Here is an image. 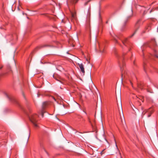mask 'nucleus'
<instances>
[{
  "label": "nucleus",
  "instance_id": "obj_1",
  "mask_svg": "<svg viewBox=\"0 0 158 158\" xmlns=\"http://www.w3.org/2000/svg\"><path fill=\"white\" fill-rule=\"evenodd\" d=\"M124 47H122L123 49H127L129 51H130L131 49L132 44L128 41V38H124L123 39H120Z\"/></svg>",
  "mask_w": 158,
  "mask_h": 158
},
{
  "label": "nucleus",
  "instance_id": "obj_2",
  "mask_svg": "<svg viewBox=\"0 0 158 158\" xmlns=\"http://www.w3.org/2000/svg\"><path fill=\"white\" fill-rule=\"evenodd\" d=\"M38 117V116L36 114H32L29 117V119L30 121L34 125L35 127H38L37 124V118Z\"/></svg>",
  "mask_w": 158,
  "mask_h": 158
},
{
  "label": "nucleus",
  "instance_id": "obj_3",
  "mask_svg": "<svg viewBox=\"0 0 158 158\" xmlns=\"http://www.w3.org/2000/svg\"><path fill=\"white\" fill-rule=\"evenodd\" d=\"M156 42L155 39H152L151 41L149 43H147L145 44H144L143 46V48H144L145 47L148 46L149 47L152 48V47H155L156 46Z\"/></svg>",
  "mask_w": 158,
  "mask_h": 158
},
{
  "label": "nucleus",
  "instance_id": "obj_4",
  "mask_svg": "<svg viewBox=\"0 0 158 158\" xmlns=\"http://www.w3.org/2000/svg\"><path fill=\"white\" fill-rule=\"evenodd\" d=\"M132 16V15L129 16H128L127 17V18L124 21V23H123L122 28H121V30L122 31H123L125 28V27L128 21L130 19Z\"/></svg>",
  "mask_w": 158,
  "mask_h": 158
},
{
  "label": "nucleus",
  "instance_id": "obj_5",
  "mask_svg": "<svg viewBox=\"0 0 158 158\" xmlns=\"http://www.w3.org/2000/svg\"><path fill=\"white\" fill-rule=\"evenodd\" d=\"M48 103L47 102H44L43 104L42 109L41 110V115L42 117H43L44 116V114L45 112V111H44L46 107L48 105Z\"/></svg>",
  "mask_w": 158,
  "mask_h": 158
},
{
  "label": "nucleus",
  "instance_id": "obj_6",
  "mask_svg": "<svg viewBox=\"0 0 158 158\" xmlns=\"http://www.w3.org/2000/svg\"><path fill=\"white\" fill-rule=\"evenodd\" d=\"M98 47L99 49V51L100 52L104 53L105 52L104 48L105 46L104 44H98Z\"/></svg>",
  "mask_w": 158,
  "mask_h": 158
},
{
  "label": "nucleus",
  "instance_id": "obj_7",
  "mask_svg": "<svg viewBox=\"0 0 158 158\" xmlns=\"http://www.w3.org/2000/svg\"><path fill=\"white\" fill-rule=\"evenodd\" d=\"M79 0H70L67 1L68 6H70L75 4L77 3Z\"/></svg>",
  "mask_w": 158,
  "mask_h": 158
},
{
  "label": "nucleus",
  "instance_id": "obj_8",
  "mask_svg": "<svg viewBox=\"0 0 158 158\" xmlns=\"http://www.w3.org/2000/svg\"><path fill=\"white\" fill-rule=\"evenodd\" d=\"M135 99L138 102H139V105H141V104L140 101H141L142 102H143L144 99L143 96H139V97L136 96Z\"/></svg>",
  "mask_w": 158,
  "mask_h": 158
},
{
  "label": "nucleus",
  "instance_id": "obj_9",
  "mask_svg": "<svg viewBox=\"0 0 158 158\" xmlns=\"http://www.w3.org/2000/svg\"><path fill=\"white\" fill-rule=\"evenodd\" d=\"M118 64L121 69H124L126 68V64L123 61H122L121 63L119 62Z\"/></svg>",
  "mask_w": 158,
  "mask_h": 158
},
{
  "label": "nucleus",
  "instance_id": "obj_10",
  "mask_svg": "<svg viewBox=\"0 0 158 158\" xmlns=\"http://www.w3.org/2000/svg\"><path fill=\"white\" fill-rule=\"evenodd\" d=\"M146 111H148V117H149L151 116V114L153 112V110L152 108H150L149 109H148V110H146Z\"/></svg>",
  "mask_w": 158,
  "mask_h": 158
},
{
  "label": "nucleus",
  "instance_id": "obj_11",
  "mask_svg": "<svg viewBox=\"0 0 158 158\" xmlns=\"http://www.w3.org/2000/svg\"><path fill=\"white\" fill-rule=\"evenodd\" d=\"M151 24H148L145 27V31H148L151 30Z\"/></svg>",
  "mask_w": 158,
  "mask_h": 158
},
{
  "label": "nucleus",
  "instance_id": "obj_12",
  "mask_svg": "<svg viewBox=\"0 0 158 158\" xmlns=\"http://www.w3.org/2000/svg\"><path fill=\"white\" fill-rule=\"evenodd\" d=\"M77 65H78L80 69H84V65L82 63H78Z\"/></svg>",
  "mask_w": 158,
  "mask_h": 158
},
{
  "label": "nucleus",
  "instance_id": "obj_13",
  "mask_svg": "<svg viewBox=\"0 0 158 158\" xmlns=\"http://www.w3.org/2000/svg\"><path fill=\"white\" fill-rule=\"evenodd\" d=\"M111 35L113 37V38L114 39V42L116 44H119V45H120V44H119V43L118 42V40L116 39L115 37L114 36L112 35Z\"/></svg>",
  "mask_w": 158,
  "mask_h": 158
},
{
  "label": "nucleus",
  "instance_id": "obj_14",
  "mask_svg": "<svg viewBox=\"0 0 158 158\" xmlns=\"http://www.w3.org/2000/svg\"><path fill=\"white\" fill-rule=\"evenodd\" d=\"M49 46H50L49 45H44L39 46L37 48H43V47H49Z\"/></svg>",
  "mask_w": 158,
  "mask_h": 158
},
{
  "label": "nucleus",
  "instance_id": "obj_15",
  "mask_svg": "<svg viewBox=\"0 0 158 158\" xmlns=\"http://www.w3.org/2000/svg\"><path fill=\"white\" fill-rule=\"evenodd\" d=\"M140 19H139L137 21L136 24V26L138 27L139 26V25L140 24Z\"/></svg>",
  "mask_w": 158,
  "mask_h": 158
},
{
  "label": "nucleus",
  "instance_id": "obj_16",
  "mask_svg": "<svg viewBox=\"0 0 158 158\" xmlns=\"http://www.w3.org/2000/svg\"><path fill=\"white\" fill-rule=\"evenodd\" d=\"M146 110H148V109H145L143 111L142 113V115L143 116L146 113H148V111H146Z\"/></svg>",
  "mask_w": 158,
  "mask_h": 158
},
{
  "label": "nucleus",
  "instance_id": "obj_17",
  "mask_svg": "<svg viewBox=\"0 0 158 158\" xmlns=\"http://www.w3.org/2000/svg\"><path fill=\"white\" fill-rule=\"evenodd\" d=\"M138 87L139 88L142 89V85L141 84H138Z\"/></svg>",
  "mask_w": 158,
  "mask_h": 158
},
{
  "label": "nucleus",
  "instance_id": "obj_18",
  "mask_svg": "<svg viewBox=\"0 0 158 158\" xmlns=\"http://www.w3.org/2000/svg\"><path fill=\"white\" fill-rule=\"evenodd\" d=\"M148 10V9H146V10H144V12L143 13V15H145V14H146V13H147V10Z\"/></svg>",
  "mask_w": 158,
  "mask_h": 158
},
{
  "label": "nucleus",
  "instance_id": "obj_19",
  "mask_svg": "<svg viewBox=\"0 0 158 158\" xmlns=\"http://www.w3.org/2000/svg\"><path fill=\"white\" fill-rule=\"evenodd\" d=\"M136 100V102L135 103V104L136 105L140 106L139 105V102H138V101Z\"/></svg>",
  "mask_w": 158,
  "mask_h": 158
},
{
  "label": "nucleus",
  "instance_id": "obj_20",
  "mask_svg": "<svg viewBox=\"0 0 158 158\" xmlns=\"http://www.w3.org/2000/svg\"><path fill=\"white\" fill-rule=\"evenodd\" d=\"M85 70H81V72L83 74V75H84V74L85 73Z\"/></svg>",
  "mask_w": 158,
  "mask_h": 158
},
{
  "label": "nucleus",
  "instance_id": "obj_21",
  "mask_svg": "<svg viewBox=\"0 0 158 158\" xmlns=\"http://www.w3.org/2000/svg\"><path fill=\"white\" fill-rule=\"evenodd\" d=\"M89 2H88V1H87V2H85V4H84V5H85V6L86 5L88 4V3Z\"/></svg>",
  "mask_w": 158,
  "mask_h": 158
},
{
  "label": "nucleus",
  "instance_id": "obj_22",
  "mask_svg": "<svg viewBox=\"0 0 158 158\" xmlns=\"http://www.w3.org/2000/svg\"><path fill=\"white\" fill-rule=\"evenodd\" d=\"M72 15L73 18H74L75 17V15L74 14L72 13Z\"/></svg>",
  "mask_w": 158,
  "mask_h": 158
},
{
  "label": "nucleus",
  "instance_id": "obj_23",
  "mask_svg": "<svg viewBox=\"0 0 158 158\" xmlns=\"http://www.w3.org/2000/svg\"><path fill=\"white\" fill-rule=\"evenodd\" d=\"M2 68H3V66L2 65H0V69H1Z\"/></svg>",
  "mask_w": 158,
  "mask_h": 158
},
{
  "label": "nucleus",
  "instance_id": "obj_24",
  "mask_svg": "<svg viewBox=\"0 0 158 158\" xmlns=\"http://www.w3.org/2000/svg\"><path fill=\"white\" fill-rule=\"evenodd\" d=\"M155 56L157 58H158V55L156 54H155Z\"/></svg>",
  "mask_w": 158,
  "mask_h": 158
},
{
  "label": "nucleus",
  "instance_id": "obj_25",
  "mask_svg": "<svg viewBox=\"0 0 158 158\" xmlns=\"http://www.w3.org/2000/svg\"><path fill=\"white\" fill-rule=\"evenodd\" d=\"M143 67H144V69L146 68V67L145 64H144Z\"/></svg>",
  "mask_w": 158,
  "mask_h": 158
},
{
  "label": "nucleus",
  "instance_id": "obj_26",
  "mask_svg": "<svg viewBox=\"0 0 158 158\" xmlns=\"http://www.w3.org/2000/svg\"><path fill=\"white\" fill-rule=\"evenodd\" d=\"M130 83L131 84L132 86H133V84H132V82H131V81H130Z\"/></svg>",
  "mask_w": 158,
  "mask_h": 158
},
{
  "label": "nucleus",
  "instance_id": "obj_27",
  "mask_svg": "<svg viewBox=\"0 0 158 158\" xmlns=\"http://www.w3.org/2000/svg\"><path fill=\"white\" fill-rule=\"evenodd\" d=\"M141 110H143V109H144V108H143V107H141Z\"/></svg>",
  "mask_w": 158,
  "mask_h": 158
},
{
  "label": "nucleus",
  "instance_id": "obj_28",
  "mask_svg": "<svg viewBox=\"0 0 158 158\" xmlns=\"http://www.w3.org/2000/svg\"><path fill=\"white\" fill-rule=\"evenodd\" d=\"M90 15V13L89 12V17Z\"/></svg>",
  "mask_w": 158,
  "mask_h": 158
},
{
  "label": "nucleus",
  "instance_id": "obj_29",
  "mask_svg": "<svg viewBox=\"0 0 158 158\" xmlns=\"http://www.w3.org/2000/svg\"><path fill=\"white\" fill-rule=\"evenodd\" d=\"M120 118H121V119H122L121 116V115L120 113Z\"/></svg>",
  "mask_w": 158,
  "mask_h": 158
},
{
  "label": "nucleus",
  "instance_id": "obj_30",
  "mask_svg": "<svg viewBox=\"0 0 158 158\" xmlns=\"http://www.w3.org/2000/svg\"><path fill=\"white\" fill-rule=\"evenodd\" d=\"M134 34V33L133 34V35L131 36V37Z\"/></svg>",
  "mask_w": 158,
  "mask_h": 158
},
{
  "label": "nucleus",
  "instance_id": "obj_31",
  "mask_svg": "<svg viewBox=\"0 0 158 158\" xmlns=\"http://www.w3.org/2000/svg\"><path fill=\"white\" fill-rule=\"evenodd\" d=\"M154 52H155V53H156V51L155 50H154Z\"/></svg>",
  "mask_w": 158,
  "mask_h": 158
},
{
  "label": "nucleus",
  "instance_id": "obj_32",
  "mask_svg": "<svg viewBox=\"0 0 158 158\" xmlns=\"http://www.w3.org/2000/svg\"><path fill=\"white\" fill-rule=\"evenodd\" d=\"M28 139H29V137H28V138L27 140H28Z\"/></svg>",
  "mask_w": 158,
  "mask_h": 158
},
{
  "label": "nucleus",
  "instance_id": "obj_33",
  "mask_svg": "<svg viewBox=\"0 0 158 158\" xmlns=\"http://www.w3.org/2000/svg\"><path fill=\"white\" fill-rule=\"evenodd\" d=\"M115 143H116L115 142ZM116 147H117V145H116Z\"/></svg>",
  "mask_w": 158,
  "mask_h": 158
}]
</instances>
